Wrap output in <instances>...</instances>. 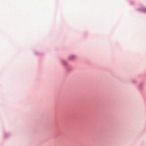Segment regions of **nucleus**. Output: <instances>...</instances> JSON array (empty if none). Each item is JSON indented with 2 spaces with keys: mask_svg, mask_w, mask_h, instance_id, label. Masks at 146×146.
<instances>
[{
  "mask_svg": "<svg viewBox=\"0 0 146 146\" xmlns=\"http://www.w3.org/2000/svg\"><path fill=\"white\" fill-rule=\"evenodd\" d=\"M74 58V56H73V58Z\"/></svg>",
  "mask_w": 146,
  "mask_h": 146,
  "instance_id": "f257e3e1",
  "label": "nucleus"
}]
</instances>
